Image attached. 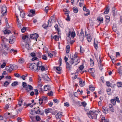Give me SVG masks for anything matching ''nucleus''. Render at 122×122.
I'll use <instances>...</instances> for the list:
<instances>
[{"label":"nucleus","instance_id":"nucleus-1","mask_svg":"<svg viewBox=\"0 0 122 122\" xmlns=\"http://www.w3.org/2000/svg\"><path fill=\"white\" fill-rule=\"evenodd\" d=\"M70 58L71 60L69 61V63L67 62L68 57L65 56L64 58L65 61L66 63V68L68 70L71 69L72 65H76L80 62L77 56V53H75L74 55L73 54H71Z\"/></svg>","mask_w":122,"mask_h":122},{"label":"nucleus","instance_id":"nucleus-2","mask_svg":"<svg viewBox=\"0 0 122 122\" xmlns=\"http://www.w3.org/2000/svg\"><path fill=\"white\" fill-rule=\"evenodd\" d=\"M27 67L35 72H37L38 71L37 63V64L35 63L29 64L28 65Z\"/></svg>","mask_w":122,"mask_h":122},{"label":"nucleus","instance_id":"nucleus-3","mask_svg":"<svg viewBox=\"0 0 122 122\" xmlns=\"http://www.w3.org/2000/svg\"><path fill=\"white\" fill-rule=\"evenodd\" d=\"M17 67V66L16 65H10L9 66H6L5 70L7 72L10 73L13 70H15Z\"/></svg>","mask_w":122,"mask_h":122},{"label":"nucleus","instance_id":"nucleus-4","mask_svg":"<svg viewBox=\"0 0 122 122\" xmlns=\"http://www.w3.org/2000/svg\"><path fill=\"white\" fill-rule=\"evenodd\" d=\"M1 12L3 16L6 15L7 14V8L5 5L1 6Z\"/></svg>","mask_w":122,"mask_h":122},{"label":"nucleus","instance_id":"nucleus-5","mask_svg":"<svg viewBox=\"0 0 122 122\" xmlns=\"http://www.w3.org/2000/svg\"><path fill=\"white\" fill-rule=\"evenodd\" d=\"M37 64H38V71L40 69L42 71L46 70L45 68L42 65V63L41 61H39L37 63Z\"/></svg>","mask_w":122,"mask_h":122},{"label":"nucleus","instance_id":"nucleus-6","mask_svg":"<svg viewBox=\"0 0 122 122\" xmlns=\"http://www.w3.org/2000/svg\"><path fill=\"white\" fill-rule=\"evenodd\" d=\"M76 34L74 32L72 31L71 32L70 31V30H69V35L67 37V38H69L70 39V36L71 38H74Z\"/></svg>","mask_w":122,"mask_h":122},{"label":"nucleus","instance_id":"nucleus-7","mask_svg":"<svg viewBox=\"0 0 122 122\" xmlns=\"http://www.w3.org/2000/svg\"><path fill=\"white\" fill-rule=\"evenodd\" d=\"M39 37L38 34L36 33H35L30 35V38L31 39H36L38 38Z\"/></svg>","mask_w":122,"mask_h":122},{"label":"nucleus","instance_id":"nucleus-8","mask_svg":"<svg viewBox=\"0 0 122 122\" xmlns=\"http://www.w3.org/2000/svg\"><path fill=\"white\" fill-rule=\"evenodd\" d=\"M81 32L80 34V39L81 41H83L84 38V35L82 29H81Z\"/></svg>","mask_w":122,"mask_h":122},{"label":"nucleus","instance_id":"nucleus-9","mask_svg":"<svg viewBox=\"0 0 122 122\" xmlns=\"http://www.w3.org/2000/svg\"><path fill=\"white\" fill-rule=\"evenodd\" d=\"M22 38L23 40H25V41L27 43H29L30 41L29 38L26 35H23L22 37Z\"/></svg>","mask_w":122,"mask_h":122},{"label":"nucleus","instance_id":"nucleus-10","mask_svg":"<svg viewBox=\"0 0 122 122\" xmlns=\"http://www.w3.org/2000/svg\"><path fill=\"white\" fill-rule=\"evenodd\" d=\"M37 110L36 111L35 113L36 114H40L41 115H43L44 112V111L42 110H40L39 107H38L37 108Z\"/></svg>","mask_w":122,"mask_h":122},{"label":"nucleus","instance_id":"nucleus-11","mask_svg":"<svg viewBox=\"0 0 122 122\" xmlns=\"http://www.w3.org/2000/svg\"><path fill=\"white\" fill-rule=\"evenodd\" d=\"M63 113L61 112H59L56 115V117L57 119H60L62 116Z\"/></svg>","mask_w":122,"mask_h":122},{"label":"nucleus","instance_id":"nucleus-12","mask_svg":"<svg viewBox=\"0 0 122 122\" xmlns=\"http://www.w3.org/2000/svg\"><path fill=\"white\" fill-rule=\"evenodd\" d=\"M96 111L92 110V119H97V114L95 113Z\"/></svg>","mask_w":122,"mask_h":122},{"label":"nucleus","instance_id":"nucleus-13","mask_svg":"<svg viewBox=\"0 0 122 122\" xmlns=\"http://www.w3.org/2000/svg\"><path fill=\"white\" fill-rule=\"evenodd\" d=\"M42 78L44 79L45 81H50L51 79L46 74H44L42 76Z\"/></svg>","mask_w":122,"mask_h":122},{"label":"nucleus","instance_id":"nucleus-14","mask_svg":"<svg viewBox=\"0 0 122 122\" xmlns=\"http://www.w3.org/2000/svg\"><path fill=\"white\" fill-rule=\"evenodd\" d=\"M94 44L93 46L94 48L96 50H97V49L98 42L96 38H94Z\"/></svg>","mask_w":122,"mask_h":122},{"label":"nucleus","instance_id":"nucleus-15","mask_svg":"<svg viewBox=\"0 0 122 122\" xmlns=\"http://www.w3.org/2000/svg\"><path fill=\"white\" fill-rule=\"evenodd\" d=\"M25 89L27 92H29V91L32 90L33 89V88L31 85H28L27 87H26Z\"/></svg>","mask_w":122,"mask_h":122},{"label":"nucleus","instance_id":"nucleus-16","mask_svg":"<svg viewBox=\"0 0 122 122\" xmlns=\"http://www.w3.org/2000/svg\"><path fill=\"white\" fill-rule=\"evenodd\" d=\"M85 35L87 41L89 42H91L92 40V37H91V35L88 34L86 35V33H85Z\"/></svg>","mask_w":122,"mask_h":122},{"label":"nucleus","instance_id":"nucleus-17","mask_svg":"<svg viewBox=\"0 0 122 122\" xmlns=\"http://www.w3.org/2000/svg\"><path fill=\"white\" fill-rule=\"evenodd\" d=\"M83 10L84 11H86V13H84V15H89L90 13V12L89 11L88 9H86V7L85 6H83Z\"/></svg>","mask_w":122,"mask_h":122},{"label":"nucleus","instance_id":"nucleus-18","mask_svg":"<svg viewBox=\"0 0 122 122\" xmlns=\"http://www.w3.org/2000/svg\"><path fill=\"white\" fill-rule=\"evenodd\" d=\"M79 85L81 87L85 85V81L82 80H81L79 81Z\"/></svg>","mask_w":122,"mask_h":122},{"label":"nucleus","instance_id":"nucleus-19","mask_svg":"<svg viewBox=\"0 0 122 122\" xmlns=\"http://www.w3.org/2000/svg\"><path fill=\"white\" fill-rule=\"evenodd\" d=\"M15 41V39L12 37L11 36L9 37V42L10 44L13 43Z\"/></svg>","mask_w":122,"mask_h":122},{"label":"nucleus","instance_id":"nucleus-20","mask_svg":"<svg viewBox=\"0 0 122 122\" xmlns=\"http://www.w3.org/2000/svg\"><path fill=\"white\" fill-rule=\"evenodd\" d=\"M102 111L104 113L106 114L108 113V110L107 108L103 107L102 109Z\"/></svg>","mask_w":122,"mask_h":122},{"label":"nucleus","instance_id":"nucleus-21","mask_svg":"<svg viewBox=\"0 0 122 122\" xmlns=\"http://www.w3.org/2000/svg\"><path fill=\"white\" fill-rule=\"evenodd\" d=\"M32 13V14L34 15L35 13V10H30V13L28 15L29 16H31L32 15H30V14Z\"/></svg>","mask_w":122,"mask_h":122},{"label":"nucleus","instance_id":"nucleus-22","mask_svg":"<svg viewBox=\"0 0 122 122\" xmlns=\"http://www.w3.org/2000/svg\"><path fill=\"white\" fill-rule=\"evenodd\" d=\"M22 101H19V102L18 104V105H16L15 107V109H16L17 107H20L21 105Z\"/></svg>","mask_w":122,"mask_h":122},{"label":"nucleus","instance_id":"nucleus-23","mask_svg":"<svg viewBox=\"0 0 122 122\" xmlns=\"http://www.w3.org/2000/svg\"><path fill=\"white\" fill-rule=\"evenodd\" d=\"M20 15L21 17L22 18H23L25 16V13L22 10H20Z\"/></svg>","mask_w":122,"mask_h":122},{"label":"nucleus","instance_id":"nucleus-24","mask_svg":"<svg viewBox=\"0 0 122 122\" xmlns=\"http://www.w3.org/2000/svg\"><path fill=\"white\" fill-rule=\"evenodd\" d=\"M51 37L53 38L56 41H58L59 40V36L58 35H55L53 37L51 36Z\"/></svg>","mask_w":122,"mask_h":122},{"label":"nucleus","instance_id":"nucleus-25","mask_svg":"<svg viewBox=\"0 0 122 122\" xmlns=\"http://www.w3.org/2000/svg\"><path fill=\"white\" fill-rule=\"evenodd\" d=\"M51 17L50 18V19L48 20V27H50L52 25L51 21H52V19H51Z\"/></svg>","mask_w":122,"mask_h":122},{"label":"nucleus","instance_id":"nucleus-26","mask_svg":"<svg viewBox=\"0 0 122 122\" xmlns=\"http://www.w3.org/2000/svg\"><path fill=\"white\" fill-rule=\"evenodd\" d=\"M54 27L56 30V31L58 32V33H59L60 30L59 28L58 25L57 24H56L54 26Z\"/></svg>","mask_w":122,"mask_h":122},{"label":"nucleus","instance_id":"nucleus-27","mask_svg":"<svg viewBox=\"0 0 122 122\" xmlns=\"http://www.w3.org/2000/svg\"><path fill=\"white\" fill-rule=\"evenodd\" d=\"M92 69L93 70V71H94V72H92V77H95L97 72L96 71V70L92 68Z\"/></svg>","mask_w":122,"mask_h":122},{"label":"nucleus","instance_id":"nucleus-28","mask_svg":"<svg viewBox=\"0 0 122 122\" xmlns=\"http://www.w3.org/2000/svg\"><path fill=\"white\" fill-rule=\"evenodd\" d=\"M50 89V87L48 85L45 86H44V91H46Z\"/></svg>","mask_w":122,"mask_h":122},{"label":"nucleus","instance_id":"nucleus-29","mask_svg":"<svg viewBox=\"0 0 122 122\" xmlns=\"http://www.w3.org/2000/svg\"><path fill=\"white\" fill-rule=\"evenodd\" d=\"M18 84V82L17 81H15L13 82L11 84V86H15Z\"/></svg>","mask_w":122,"mask_h":122},{"label":"nucleus","instance_id":"nucleus-30","mask_svg":"<svg viewBox=\"0 0 122 122\" xmlns=\"http://www.w3.org/2000/svg\"><path fill=\"white\" fill-rule=\"evenodd\" d=\"M106 21L107 23H108L110 21V17L108 15H106Z\"/></svg>","mask_w":122,"mask_h":122},{"label":"nucleus","instance_id":"nucleus-31","mask_svg":"<svg viewBox=\"0 0 122 122\" xmlns=\"http://www.w3.org/2000/svg\"><path fill=\"white\" fill-rule=\"evenodd\" d=\"M87 114L88 117L90 118H92V111H90L88 112V111H87Z\"/></svg>","mask_w":122,"mask_h":122},{"label":"nucleus","instance_id":"nucleus-32","mask_svg":"<svg viewBox=\"0 0 122 122\" xmlns=\"http://www.w3.org/2000/svg\"><path fill=\"white\" fill-rule=\"evenodd\" d=\"M118 73L120 75L122 74V67L120 66L118 69Z\"/></svg>","mask_w":122,"mask_h":122},{"label":"nucleus","instance_id":"nucleus-33","mask_svg":"<svg viewBox=\"0 0 122 122\" xmlns=\"http://www.w3.org/2000/svg\"><path fill=\"white\" fill-rule=\"evenodd\" d=\"M109 9L108 7H106V10L104 12V14H107L109 12Z\"/></svg>","mask_w":122,"mask_h":122},{"label":"nucleus","instance_id":"nucleus-34","mask_svg":"<svg viewBox=\"0 0 122 122\" xmlns=\"http://www.w3.org/2000/svg\"><path fill=\"white\" fill-rule=\"evenodd\" d=\"M4 34H9L11 32V31L10 30H5L4 31Z\"/></svg>","mask_w":122,"mask_h":122},{"label":"nucleus","instance_id":"nucleus-35","mask_svg":"<svg viewBox=\"0 0 122 122\" xmlns=\"http://www.w3.org/2000/svg\"><path fill=\"white\" fill-rule=\"evenodd\" d=\"M41 98H42L43 99V103L44 104L45 103L47 100V97H42Z\"/></svg>","mask_w":122,"mask_h":122},{"label":"nucleus","instance_id":"nucleus-36","mask_svg":"<svg viewBox=\"0 0 122 122\" xmlns=\"http://www.w3.org/2000/svg\"><path fill=\"white\" fill-rule=\"evenodd\" d=\"M84 66L82 65H81L78 68L77 70V71H79V70H82L84 68Z\"/></svg>","mask_w":122,"mask_h":122},{"label":"nucleus","instance_id":"nucleus-37","mask_svg":"<svg viewBox=\"0 0 122 122\" xmlns=\"http://www.w3.org/2000/svg\"><path fill=\"white\" fill-rule=\"evenodd\" d=\"M73 9L74 13H77L78 12V10L76 7H74L73 8Z\"/></svg>","mask_w":122,"mask_h":122},{"label":"nucleus","instance_id":"nucleus-38","mask_svg":"<svg viewBox=\"0 0 122 122\" xmlns=\"http://www.w3.org/2000/svg\"><path fill=\"white\" fill-rule=\"evenodd\" d=\"M111 103L113 105H115L116 104V101L114 99H112L111 100Z\"/></svg>","mask_w":122,"mask_h":122},{"label":"nucleus","instance_id":"nucleus-39","mask_svg":"<svg viewBox=\"0 0 122 122\" xmlns=\"http://www.w3.org/2000/svg\"><path fill=\"white\" fill-rule=\"evenodd\" d=\"M39 103L40 105L42 104L43 103V100L42 98H40L39 100Z\"/></svg>","mask_w":122,"mask_h":122},{"label":"nucleus","instance_id":"nucleus-40","mask_svg":"<svg viewBox=\"0 0 122 122\" xmlns=\"http://www.w3.org/2000/svg\"><path fill=\"white\" fill-rule=\"evenodd\" d=\"M24 61V59H20L18 61L19 63L20 64H22L23 63Z\"/></svg>","mask_w":122,"mask_h":122},{"label":"nucleus","instance_id":"nucleus-41","mask_svg":"<svg viewBox=\"0 0 122 122\" xmlns=\"http://www.w3.org/2000/svg\"><path fill=\"white\" fill-rule=\"evenodd\" d=\"M42 27L44 29H46L48 26V24L44 23L42 25Z\"/></svg>","mask_w":122,"mask_h":122},{"label":"nucleus","instance_id":"nucleus-42","mask_svg":"<svg viewBox=\"0 0 122 122\" xmlns=\"http://www.w3.org/2000/svg\"><path fill=\"white\" fill-rule=\"evenodd\" d=\"M41 57L42 59L44 60H46L47 59V57L45 55H43Z\"/></svg>","mask_w":122,"mask_h":122},{"label":"nucleus","instance_id":"nucleus-43","mask_svg":"<svg viewBox=\"0 0 122 122\" xmlns=\"http://www.w3.org/2000/svg\"><path fill=\"white\" fill-rule=\"evenodd\" d=\"M81 106L82 105L83 107H85L86 105V103L85 102H81Z\"/></svg>","mask_w":122,"mask_h":122},{"label":"nucleus","instance_id":"nucleus-44","mask_svg":"<svg viewBox=\"0 0 122 122\" xmlns=\"http://www.w3.org/2000/svg\"><path fill=\"white\" fill-rule=\"evenodd\" d=\"M111 89L110 88H108L106 90V91L107 92V93L109 95H110L111 94L110 91Z\"/></svg>","mask_w":122,"mask_h":122},{"label":"nucleus","instance_id":"nucleus-45","mask_svg":"<svg viewBox=\"0 0 122 122\" xmlns=\"http://www.w3.org/2000/svg\"><path fill=\"white\" fill-rule=\"evenodd\" d=\"M117 86L118 87H122V83L120 82H117Z\"/></svg>","mask_w":122,"mask_h":122},{"label":"nucleus","instance_id":"nucleus-46","mask_svg":"<svg viewBox=\"0 0 122 122\" xmlns=\"http://www.w3.org/2000/svg\"><path fill=\"white\" fill-rule=\"evenodd\" d=\"M22 110V108L21 107L19 108V109L17 110V112L18 113H20Z\"/></svg>","mask_w":122,"mask_h":122},{"label":"nucleus","instance_id":"nucleus-47","mask_svg":"<svg viewBox=\"0 0 122 122\" xmlns=\"http://www.w3.org/2000/svg\"><path fill=\"white\" fill-rule=\"evenodd\" d=\"M22 85L23 87L26 88V87L27 86V85L26 83L24 82H23L22 83Z\"/></svg>","mask_w":122,"mask_h":122},{"label":"nucleus","instance_id":"nucleus-48","mask_svg":"<svg viewBox=\"0 0 122 122\" xmlns=\"http://www.w3.org/2000/svg\"><path fill=\"white\" fill-rule=\"evenodd\" d=\"M97 20L100 21H102L103 20V18L101 17H99L97 18Z\"/></svg>","mask_w":122,"mask_h":122},{"label":"nucleus","instance_id":"nucleus-49","mask_svg":"<svg viewBox=\"0 0 122 122\" xmlns=\"http://www.w3.org/2000/svg\"><path fill=\"white\" fill-rule=\"evenodd\" d=\"M50 110H51V109H46L45 111V112L46 114L50 112Z\"/></svg>","mask_w":122,"mask_h":122},{"label":"nucleus","instance_id":"nucleus-50","mask_svg":"<svg viewBox=\"0 0 122 122\" xmlns=\"http://www.w3.org/2000/svg\"><path fill=\"white\" fill-rule=\"evenodd\" d=\"M25 47L26 49L28 50H30V47H29V45L28 44H26L25 45Z\"/></svg>","mask_w":122,"mask_h":122},{"label":"nucleus","instance_id":"nucleus-51","mask_svg":"<svg viewBox=\"0 0 122 122\" xmlns=\"http://www.w3.org/2000/svg\"><path fill=\"white\" fill-rule=\"evenodd\" d=\"M112 29L115 32H116L117 30V28L115 25H113V26Z\"/></svg>","mask_w":122,"mask_h":122},{"label":"nucleus","instance_id":"nucleus-52","mask_svg":"<svg viewBox=\"0 0 122 122\" xmlns=\"http://www.w3.org/2000/svg\"><path fill=\"white\" fill-rule=\"evenodd\" d=\"M1 39L2 41H3V42H4L5 41L7 40L6 38H5L4 36H1Z\"/></svg>","mask_w":122,"mask_h":122},{"label":"nucleus","instance_id":"nucleus-53","mask_svg":"<svg viewBox=\"0 0 122 122\" xmlns=\"http://www.w3.org/2000/svg\"><path fill=\"white\" fill-rule=\"evenodd\" d=\"M9 83L7 81H5L4 83V86L5 87H6L9 85Z\"/></svg>","mask_w":122,"mask_h":122},{"label":"nucleus","instance_id":"nucleus-54","mask_svg":"<svg viewBox=\"0 0 122 122\" xmlns=\"http://www.w3.org/2000/svg\"><path fill=\"white\" fill-rule=\"evenodd\" d=\"M36 119L37 121H39L41 120L40 117L38 116L37 115L36 117Z\"/></svg>","mask_w":122,"mask_h":122},{"label":"nucleus","instance_id":"nucleus-55","mask_svg":"<svg viewBox=\"0 0 122 122\" xmlns=\"http://www.w3.org/2000/svg\"><path fill=\"white\" fill-rule=\"evenodd\" d=\"M26 28L25 27H24L21 30V31L23 33H24L25 31Z\"/></svg>","mask_w":122,"mask_h":122},{"label":"nucleus","instance_id":"nucleus-56","mask_svg":"<svg viewBox=\"0 0 122 122\" xmlns=\"http://www.w3.org/2000/svg\"><path fill=\"white\" fill-rule=\"evenodd\" d=\"M37 55V56L39 58H41V56L42 55V54L41 52H39L38 53Z\"/></svg>","mask_w":122,"mask_h":122},{"label":"nucleus","instance_id":"nucleus-57","mask_svg":"<svg viewBox=\"0 0 122 122\" xmlns=\"http://www.w3.org/2000/svg\"><path fill=\"white\" fill-rule=\"evenodd\" d=\"M30 118L31 119L32 121L34 122H36L35 120V118L34 117L31 116L30 117Z\"/></svg>","mask_w":122,"mask_h":122},{"label":"nucleus","instance_id":"nucleus-58","mask_svg":"<svg viewBox=\"0 0 122 122\" xmlns=\"http://www.w3.org/2000/svg\"><path fill=\"white\" fill-rule=\"evenodd\" d=\"M36 111L33 110H30V113L32 115H33L35 113Z\"/></svg>","mask_w":122,"mask_h":122},{"label":"nucleus","instance_id":"nucleus-59","mask_svg":"<svg viewBox=\"0 0 122 122\" xmlns=\"http://www.w3.org/2000/svg\"><path fill=\"white\" fill-rule=\"evenodd\" d=\"M111 84H112L109 81L107 82L106 83V85L108 87L111 86Z\"/></svg>","mask_w":122,"mask_h":122},{"label":"nucleus","instance_id":"nucleus-60","mask_svg":"<svg viewBox=\"0 0 122 122\" xmlns=\"http://www.w3.org/2000/svg\"><path fill=\"white\" fill-rule=\"evenodd\" d=\"M27 75H26V76H25L24 75H23L22 76H21L20 77L23 80H25V77H26Z\"/></svg>","mask_w":122,"mask_h":122},{"label":"nucleus","instance_id":"nucleus-61","mask_svg":"<svg viewBox=\"0 0 122 122\" xmlns=\"http://www.w3.org/2000/svg\"><path fill=\"white\" fill-rule=\"evenodd\" d=\"M6 64V63L5 62H3L1 66V67L2 68H4Z\"/></svg>","mask_w":122,"mask_h":122},{"label":"nucleus","instance_id":"nucleus-62","mask_svg":"<svg viewBox=\"0 0 122 122\" xmlns=\"http://www.w3.org/2000/svg\"><path fill=\"white\" fill-rule=\"evenodd\" d=\"M115 101H116V102L117 101L118 103H119L120 102V101L119 100L118 97H117L115 99Z\"/></svg>","mask_w":122,"mask_h":122},{"label":"nucleus","instance_id":"nucleus-63","mask_svg":"<svg viewBox=\"0 0 122 122\" xmlns=\"http://www.w3.org/2000/svg\"><path fill=\"white\" fill-rule=\"evenodd\" d=\"M35 92V94L36 95H37L39 93L37 90L36 89H35L34 90Z\"/></svg>","mask_w":122,"mask_h":122},{"label":"nucleus","instance_id":"nucleus-64","mask_svg":"<svg viewBox=\"0 0 122 122\" xmlns=\"http://www.w3.org/2000/svg\"><path fill=\"white\" fill-rule=\"evenodd\" d=\"M48 56L50 58H52L53 57V55L50 53H49L48 54Z\"/></svg>","mask_w":122,"mask_h":122}]
</instances>
